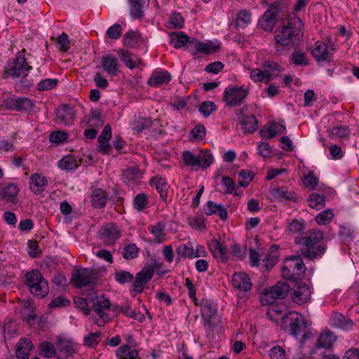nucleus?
<instances>
[{"mask_svg": "<svg viewBox=\"0 0 359 359\" xmlns=\"http://www.w3.org/2000/svg\"><path fill=\"white\" fill-rule=\"evenodd\" d=\"M283 308L284 306L271 305L266 313L267 317L276 323L280 321L281 329L287 331L294 338H297L303 333L300 342L304 343L311 335V332H305V329L308 326V321L304 316L298 312L285 313Z\"/></svg>", "mask_w": 359, "mask_h": 359, "instance_id": "obj_1", "label": "nucleus"}, {"mask_svg": "<svg viewBox=\"0 0 359 359\" xmlns=\"http://www.w3.org/2000/svg\"><path fill=\"white\" fill-rule=\"evenodd\" d=\"M302 24L299 18L278 27L275 32L276 53L284 55L285 51L299 44L301 40Z\"/></svg>", "mask_w": 359, "mask_h": 359, "instance_id": "obj_2", "label": "nucleus"}, {"mask_svg": "<svg viewBox=\"0 0 359 359\" xmlns=\"http://www.w3.org/2000/svg\"><path fill=\"white\" fill-rule=\"evenodd\" d=\"M324 233L319 229H310L303 236H297L294 242L300 248L303 256L310 260H313L321 256L325 252V248L321 241Z\"/></svg>", "mask_w": 359, "mask_h": 359, "instance_id": "obj_3", "label": "nucleus"}, {"mask_svg": "<svg viewBox=\"0 0 359 359\" xmlns=\"http://www.w3.org/2000/svg\"><path fill=\"white\" fill-rule=\"evenodd\" d=\"M32 67L29 65L25 55L22 53H18L15 58L5 65L2 77L13 79L18 77H25L28 75Z\"/></svg>", "mask_w": 359, "mask_h": 359, "instance_id": "obj_4", "label": "nucleus"}, {"mask_svg": "<svg viewBox=\"0 0 359 359\" xmlns=\"http://www.w3.org/2000/svg\"><path fill=\"white\" fill-rule=\"evenodd\" d=\"M159 265L156 260L151 263L146 264L142 269L137 273L130 290L131 296L135 297L137 294H140L144 288H147V284L154 276V271Z\"/></svg>", "mask_w": 359, "mask_h": 359, "instance_id": "obj_5", "label": "nucleus"}, {"mask_svg": "<svg viewBox=\"0 0 359 359\" xmlns=\"http://www.w3.org/2000/svg\"><path fill=\"white\" fill-rule=\"evenodd\" d=\"M306 267L300 256L287 258L282 267V276L286 280L297 282L304 274Z\"/></svg>", "mask_w": 359, "mask_h": 359, "instance_id": "obj_6", "label": "nucleus"}, {"mask_svg": "<svg viewBox=\"0 0 359 359\" xmlns=\"http://www.w3.org/2000/svg\"><path fill=\"white\" fill-rule=\"evenodd\" d=\"M25 285L30 292L36 297H43L49 291L48 281L38 270H32L27 273Z\"/></svg>", "mask_w": 359, "mask_h": 359, "instance_id": "obj_7", "label": "nucleus"}, {"mask_svg": "<svg viewBox=\"0 0 359 359\" xmlns=\"http://www.w3.org/2000/svg\"><path fill=\"white\" fill-rule=\"evenodd\" d=\"M200 306L206 331H210L219 326L221 320L217 314V304L212 300L203 299L201 300Z\"/></svg>", "mask_w": 359, "mask_h": 359, "instance_id": "obj_8", "label": "nucleus"}, {"mask_svg": "<svg viewBox=\"0 0 359 359\" xmlns=\"http://www.w3.org/2000/svg\"><path fill=\"white\" fill-rule=\"evenodd\" d=\"M182 159L187 167L201 166L203 169L208 168L213 161V156L208 151H201L198 154H194L189 150L184 151Z\"/></svg>", "mask_w": 359, "mask_h": 359, "instance_id": "obj_9", "label": "nucleus"}, {"mask_svg": "<svg viewBox=\"0 0 359 359\" xmlns=\"http://www.w3.org/2000/svg\"><path fill=\"white\" fill-rule=\"evenodd\" d=\"M290 291V285L284 282H278L274 286L265 290L262 294L263 304H273L276 299H284Z\"/></svg>", "mask_w": 359, "mask_h": 359, "instance_id": "obj_10", "label": "nucleus"}, {"mask_svg": "<svg viewBox=\"0 0 359 359\" xmlns=\"http://www.w3.org/2000/svg\"><path fill=\"white\" fill-rule=\"evenodd\" d=\"M1 105L8 110L23 113L31 111L34 102L28 97L13 96L4 100Z\"/></svg>", "mask_w": 359, "mask_h": 359, "instance_id": "obj_11", "label": "nucleus"}, {"mask_svg": "<svg viewBox=\"0 0 359 359\" xmlns=\"http://www.w3.org/2000/svg\"><path fill=\"white\" fill-rule=\"evenodd\" d=\"M96 280L92 269L81 268L73 270L71 282L76 288H82L94 284Z\"/></svg>", "mask_w": 359, "mask_h": 359, "instance_id": "obj_12", "label": "nucleus"}, {"mask_svg": "<svg viewBox=\"0 0 359 359\" xmlns=\"http://www.w3.org/2000/svg\"><path fill=\"white\" fill-rule=\"evenodd\" d=\"M248 95V90L243 87H231L225 89L223 101L229 107L241 105Z\"/></svg>", "mask_w": 359, "mask_h": 359, "instance_id": "obj_13", "label": "nucleus"}, {"mask_svg": "<svg viewBox=\"0 0 359 359\" xmlns=\"http://www.w3.org/2000/svg\"><path fill=\"white\" fill-rule=\"evenodd\" d=\"M334 50V46L332 43H326L318 41L311 49V54L318 63L330 62L332 61Z\"/></svg>", "mask_w": 359, "mask_h": 359, "instance_id": "obj_14", "label": "nucleus"}, {"mask_svg": "<svg viewBox=\"0 0 359 359\" xmlns=\"http://www.w3.org/2000/svg\"><path fill=\"white\" fill-rule=\"evenodd\" d=\"M220 48L219 44H215L212 41L208 43L199 41L196 39L191 38L189 41V49L193 55L204 53L206 55L217 52Z\"/></svg>", "mask_w": 359, "mask_h": 359, "instance_id": "obj_15", "label": "nucleus"}, {"mask_svg": "<svg viewBox=\"0 0 359 359\" xmlns=\"http://www.w3.org/2000/svg\"><path fill=\"white\" fill-rule=\"evenodd\" d=\"M262 2L270 6L262 16V19L259 21L260 27L266 32H271L276 25V13L272 9V6L278 3V1H271V0H262Z\"/></svg>", "mask_w": 359, "mask_h": 359, "instance_id": "obj_16", "label": "nucleus"}, {"mask_svg": "<svg viewBox=\"0 0 359 359\" xmlns=\"http://www.w3.org/2000/svg\"><path fill=\"white\" fill-rule=\"evenodd\" d=\"M101 65L104 72L110 76H116L119 73L120 63L113 54H106L101 58Z\"/></svg>", "mask_w": 359, "mask_h": 359, "instance_id": "obj_17", "label": "nucleus"}, {"mask_svg": "<svg viewBox=\"0 0 359 359\" xmlns=\"http://www.w3.org/2000/svg\"><path fill=\"white\" fill-rule=\"evenodd\" d=\"M244 111V108L238 110L236 115L244 133H252L258 128V121L254 115L245 116Z\"/></svg>", "mask_w": 359, "mask_h": 359, "instance_id": "obj_18", "label": "nucleus"}, {"mask_svg": "<svg viewBox=\"0 0 359 359\" xmlns=\"http://www.w3.org/2000/svg\"><path fill=\"white\" fill-rule=\"evenodd\" d=\"M56 118L58 123L66 126H72L75 120L74 108L68 104L62 106L56 111Z\"/></svg>", "mask_w": 359, "mask_h": 359, "instance_id": "obj_19", "label": "nucleus"}, {"mask_svg": "<svg viewBox=\"0 0 359 359\" xmlns=\"http://www.w3.org/2000/svg\"><path fill=\"white\" fill-rule=\"evenodd\" d=\"M311 290L306 284L299 285L293 289L291 293L292 302L298 305L306 304L310 302Z\"/></svg>", "mask_w": 359, "mask_h": 359, "instance_id": "obj_20", "label": "nucleus"}, {"mask_svg": "<svg viewBox=\"0 0 359 359\" xmlns=\"http://www.w3.org/2000/svg\"><path fill=\"white\" fill-rule=\"evenodd\" d=\"M100 237L107 244H112L120 237V232L114 223H109L99 231Z\"/></svg>", "mask_w": 359, "mask_h": 359, "instance_id": "obj_21", "label": "nucleus"}, {"mask_svg": "<svg viewBox=\"0 0 359 359\" xmlns=\"http://www.w3.org/2000/svg\"><path fill=\"white\" fill-rule=\"evenodd\" d=\"M57 358L67 359L72 355L75 351V343L68 339L58 338L57 342Z\"/></svg>", "mask_w": 359, "mask_h": 359, "instance_id": "obj_22", "label": "nucleus"}, {"mask_svg": "<svg viewBox=\"0 0 359 359\" xmlns=\"http://www.w3.org/2000/svg\"><path fill=\"white\" fill-rule=\"evenodd\" d=\"M171 80V75L168 71L156 69L147 81V84L151 87H159L163 84L168 83Z\"/></svg>", "mask_w": 359, "mask_h": 359, "instance_id": "obj_23", "label": "nucleus"}, {"mask_svg": "<svg viewBox=\"0 0 359 359\" xmlns=\"http://www.w3.org/2000/svg\"><path fill=\"white\" fill-rule=\"evenodd\" d=\"M29 189L34 194H41L48 186L46 177L39 173L32 174L29 177Z\"/></svg>", "mask_w": 359, "mask_h": 359, "instance_id": "obj_24", "label": "nucleus"}, {"mask_svg": "<svg viewBox=\"0 0 359 359\" xmlns=\"http://www.w3.org/2000/svg\"><path fill=\"white\" fill-rule=\"evenodd\" d=\"M232 283L235 288L242 292L249 291L252 286L249 276L243 272L235 273L232 277Z\"/></svg>", "mask_w": 359, "mask_h": 359, "instance_id": "obj_25", "label": "nucleus"}, {"mask_svg": "<svg viewBox=\"0 0 359 359\" xmlns=\"http://www.w3.org/2000/svg\"><path fill=\"white\" fill-rule=\"evenodd\" d=\"M270 192L273 194L275 199L280 201H295L297 199L296 193L287 187H273L270 189Z\"/></svg>", "mask_w": 359, "mask_h": 359, "instance_id": "obj_26", "label": "nucleus"}, {"mask_svg": "<svg viewBox=\"0 0 359 359\" xmlns=\"http://www.w3.org/2000/svg\"><path fill=\"white\" fill-rule=\"evenodd\" d=\"M130 4V15L134 20L140 19L144 15V9L149 6V0H128Z\"/></svg>", "mask_w": 359, "mask_h": 359, "instance_id": "obj_27", "label": "nucleus"}, {"mask_svg": "<svg viewBox=\"0 0 359 359\" xmlns=\"http://www.w3.org/2000/svg\"><path fill=\"white\" fill-rule=\"evenodd\" d=\"M337 337L330 330H324L318 336L316 341V347L318 349H329L332 347Z\"/></svg>", "mask_w": 359, "mask_h": 359, "instance_id": "obj_28", "label": "nucleus"}, {"mask_svg": "<svg viewBox=\"0 0 359 359\" xmlns=\"http://www.w3.org/2000/svg\"><path fill=\"white\" fill-rule=\"evenodd\" d=\"M204 212L207 215H217L220 219L225 220L228 217L227 210L222 204L208 201L204 206Z\"/></svg>", "mask_w": 359, "mask_h": 359, "instance_id": "obj_29", "label": "nucleus"}, {"mask_svg": "<svg viewBox=\"0 0 359 359\" xmlns=\"http://www.w3.org/2000/svg\"><path fill=\"white\" fill-rule=\"evenodd\" d=\"M330 324L335 327L349 330L353 326V322L340 313L334 312L330 317Z\"/></svg>", "mask_w": 359, "mask_h": 359, "instance_id": "obj_30", "label": "nucleus"}, {"mask_svg": "<svg viewBox=\"0 0 359 359\" xmlns=\"http://www.w3.org/2000/svg\"><path fill=\"white\" fill-rule=\"evenodd\" d=\"M118 55L123 63L130 69H133L137 67L142 63L140 58L133 56L130 52L123 48H119L118 50Z\"/></svg>", "mask_w": 359, "mask_h": 359, "instance_id": "obj_31", "label": "nucleus"}, {"mask_svg": "<svg viewBox=\"0 0 359 359\" xmlns=\"http://www.w3.org/2000/svg\"><path fill=\"white\" fill-rule=\"evenodd\" d=\"M286 130L284 124L273 122L268 127L260 130V135L263 138L271 139L278 134H283Z\"/></svg>", "mask_w": 359, "mask_h": 359, "instance_id": "obj_32", "label": "nucleus"}, {"mask_svg": "<svg viewBox=\"0 0 359 359\" xmlns=\"http://www.w3.org/2000/svg\"><path fill=\"white\" fill-rule=\"evenodd\" d=\"M117 359H140L139 351L132 348L129 344H123L116 351Z\"/></svg>", "mask_w": 359, "mask_h": 359, "instance_id": "obj_33", "label": "nucleus"}, {"mask_svg": "<svg viewBox=\"0 0 359 359\" xmlns=\"http://www.w3.org/2000/svg\"><path fill=\"white\" fill-rule=\"evenodd\" d=\"M140 177V170L137 167L128 168L121 175L123 182L128 186L134 185Z\"/></svg>", "mask_w": 359, "mask_h": 359, "instance_id": "obj_34", "label": "nucleus"}, {"mask_svg": "<svg viewBox=\"0 0 359 359\" xmlns=\"http://www.w3.org/2000/svg\"><path fill=\"white\" fill-rule=\"evenodd\" d=\"M33 348L32 342L26 338L21 339L16 346V356L19 359H27Z\"/></svg>", "mask_w": 359, "mask_h": 359, "instance_id": "obj_35", "label": "nucleus"}, {"mask_svg": "<svg viewBox=\"0 0 359 359\" xmlns=\"http://www.w3.org/2000/svg\"><path fill=\"white\" fill-rule=\"evenodd\" d=\"M107 194L102 189H95L92 191L90 201L92 205L95 208H102L106 205Z\"/></svg>", "mask_w": 359, "mask_h": 359, "instance_id": "obj_36", "label": "nucleus"}, {"mask_svg": "<svg viewBox=\"0 0 359 359\" xmlns=\"http://www.w3.org/2000/svg\"><path fill=\"white\" fill-rule=\"evenodd\" d=\"M110 309L111 302L104 295L97 296L93 299V309L97 314L107 313L105 311Z\"/></svg>", "mask_w": 359, "mask_h": 359, "instance_id": "obj_37", "label": "nucleus"}, {"mask_svg": "<svg viewBox=\"0 0 359 359\" xmlns=\"http://www.w3.org/2000/svg\"><path fill=\"white\" fill-rule=\"evenodd\" d=\"M170 36V44L174 48H180L188 44V48H189V41L191 39L188 35L184 34V32H172Z\"/></svg>", "mask_w": 359, "mask_h": 359, "instance_id": "obj_38", "label": "nucleus"}, {"mask_svg": "<svg viewBox=\"0 0 359 359\" xmlns=\"http://www.w3.org/2000/svg\"><path fill=\"white\" fill-rule=\"evenodd\" d=\"M88 127L100 128L104 123L101 113L98 110L91 109L89 114L86 116L83 120Z\"/></svg>", "mask_w": 359, "mask_h": 359, "instance_id": "obj_39", "label": "nucleus"}, {"mask_svg": "<svg viewBox=\"0 0 359 359\" xmlns=\"http://www.w3.org/2000/svg\"><path fill=\"white\" fill-rule=\"evenodd\" d=\"M18 192L19 189L16 184H9L2 189V198L8 203L15 204Z\"/></svg>", "mask_w": 359, "mask_h": 359, "instance_id": "obj_40", "label": "nucleus"}, {"mask_svg": "<svg viewBox=\"0 0 359 359\" xmlns=\"http://www.w3.org/2000/svg\"><path fill=\"white\" fill-rule=\"evenodd\" d=\"M151 184L155 187L156 189L160 194L161 198L163 201H166L168 197L167 191L168 186L166 183L165 179L158 176H155L151 178Z\"/></svg>", "mask_w": 359, "mask_h": 359, "instance_id": "obj_41", "label": "nucleus"}, {"mask_svg": "<svg viewBox=\"0 0 359 359\" xmlns=\"http://www.w3.org/2000/svg\"><path fill=\"white\" fill-rule=\"evenodd\" d=\"M210 250L216 259H219L222 262H226L227 261L226 249L218 241L215 240L213 241L212 245L210 247Z\"/></svg>", "mask_w": 359, "mask_h": 359, "instance_id": "obj_42", "label": "nucleus"}, {"mask_svg": "<svg viewBox=\"0 0 359 359\" xmlns=\"http://www.w3.org/2000/svg\"><path fill=\"white\" fill-rule=\"evenodd\" d=\"M39 354L46 358L57 357V351L55 346L48 341H43L39 345Z\"/></svg>", "mask_w": 359, "mask_h": 359, "instance_id": "obj_43", "label": "nucleus"}, {"mask_svg": "<svg viewBox=\"0 0 359 359\" xmlns=\"http://www.w3.org/2000/svg\"><path fill=\"white\" fill-rule=\"evenodd\" d=\"M278 250V245H273L271 248L269 252L266 255L265 259L263 260V262H265V266L267 270L271 269L278 262L279 257V252Z\"/></svg>", "mask_w": 359, "mask_h": 359, "instance_id": "obj_44", "label": "nucleus"}, {"mask_svg": "<svg viewBox=\"0 0 359 359\" xmlns=\"http://www.w3.org/2000/svg\"><path fill=\"white\" fill-rule=\"evenodd\" d=\"M250 78L255 82L262 81L268 83L272 79V75L268 70H261L256 68L250 71Z\"/></svg>", "mask_w": 359, "mask_h": 359, "instance_id": "obj_45", "label": "nucleus"}, {"mask_svg": "<svg viewBox=\"0 0 359 359\" xmlns=\"http://www.w3.org/2000/svg\"><path fill=\"white\" fill-rule=\"evenodd\" d=\"M149 205L147 196L144 193L137 194L133 198V208L138 212H143Z\"/></svg>", "mask_w": 359, "mask_h": 359, "instance_id": "obj_46", "label": "nucleus"}, {"mask_svg": "<svg viewBox=\"0 0 359 359\" xmlns=\"http://www.w3.org/2000/svg\"><path fill=\"white\" fill-rule=\"evenodd\" d=\"M308 203L311 208L318 210L325 205V197L323 195L313 193L308 198Z\"/></svg>", "mask_w": 359, "mask_h": 359, "instance_id": "obj_47", "label": "nucleus"}, {"mask_svg": "<svg viewBox=\"0 0 359 359\" xmlns=\"http://www.w3.org/2000/svg\"><path fill=\"white\" fill-rule=\"evenodd\" d=\"M251 13L248 10H241L237 14L236 24L238 27L245 28L251 22Z\"/></svg>", "mask_w": 359, "mask_h": 359, "instance_id": "obj_48", "label": "nucleus"}, {"mask_svg": "<svg viewBox=\"0 0 359 359\" xmlns=\"http://www.w3.org/2000/svg\"><path fill=\"white\" fill-rule=\"evenodd\" d=\"M329 136L333 139L343 138L347 137L350 132L347 126H337L328 130Z\"/></svg>", "mask_w": 359, "mask_h": 359, "instance_id": "obj_49", "label": "nucleus"}, {"mask_svg": "<svg viewBox=\"0 0 359 359\" xmlns=\"http://www.w3.org/2000/svg\"><path fill=\"white\" fill-rule=\"evenodd\" d=\"M140 36V34L136 31L126 32L123 39V46L129 48L135 47L138 43Z\"/></svg>", "mask_w": 359, "mask_h": 359, "instance_id": "obj_50", "label": "nucleus"}, {"mask_svg": "<svg viewBox=\"0 0 359 359\" xmlns=\"http://www.w3.org/2000/svg\"><path fill=\"white\" fill-rule=\"evenodd\" d=\"M187 222L190 226L198 231H201L206 228L205 224V217L202 214L196 215L194 217H187Z\"/></svg>", "mask_w": 359, "mask_h": 359, "instance_id": "obj_51", "label": "nucleus"}, {"mask_svg": "<svg viewBox=\"0 0 359 359\" xmlns=\"http://www.w3.org/2000/svg\"><path fill=\"white\" fill-rule=\"evenodd\" d=\"M58 166L62 170H74L78 167L76 158L72 156H67L62 158L58 163Z\"/></svg>", "mask_w": 359, "mask_h": 359, "instance_id": "obj_52", "label": "nucleus"}, {"mask_svg": "<svg viewBox=\"0 0 359 359\" xmlns=\"http://www.w3.org/2000/svg\"><path fill=\"white\" fill-rule=\"evenodd\" d=\"M4 337L5 339H12L16 337L18 334V325L13 320H9L4 324L3 327Z\"/></svg>", "mask_w": 359, "mask_h": 359, "instance_id": "obj_53", "label": "nucleus"}, {"mask_svg": "<svg viewBox=\"0 0 359 359\" xmlns=\"http://www.w3.org/2000/svg\"><path fill=\"white\" fill-rule=\"evenodd\" d=\"M191 242L180 244L176 248V253L177 255V262H180L181 259H191Z\"/></svg>", "mask_w": 359, "mask_h": 359, "instance_id": "obj_54", "label": "nucleus"}, {"mask_svg": "<svg viewBox=\"0 0 359 359\" xmlns=\"http://www.w3.org/2000/svg\"><path fill=\"white\" fill-rule=\"evenodd\" d=\"M334 217V212L331 209H326L317 215L315 219L320 225L329 224Z\"/></svg>", "mask_w": 359, "mask_h": 359, "instance_id": "obj_55", "label": "nucleus"}, {"mask_svg": "<svg viewBox=\"0 0 359 359\" xmlns=\"http://www.w3.org/2000/svg\"><path fill=\"white\" fill-rule=\"evenodd\" d=\"M133 278V275L128 271L119 270L114 273V279L120 284L130 283Z\"/></svg>", "mask_w": 359, "mask_h": 359, "instance_id": "obj_56", "label": "nucleus"}, {"mask_svg": "<svg viewBox=\"0 0 359 359\" xmlns=\"http://www.w3.org/2000/svg\"><path fill=\"white\" fill-rule=\"evenodd\" d=\"M169 23L172 25L170 28L180 29L184 26V20L180 13L173 11L169 18Z\"/></svg>", "mask_w": 359, "mask_h": 359, "instance_id": "obj_57", "label": "nucleus"}, {"mask_svg": "<svg viewBox=\"0 0 359 359\" xmlns=\"http://www.w3.org/2000/svg\"><path fill=\"white\" fill-rule=\"evenodd\" d=\"M56 46L61 52H67L70 48V41L67 34L62 33L56 39Z\"/></svg>", "mask_w": 359, "mask_h": 359, "instance_id": "obj_58", "label": "nucleus"}, {"mask_svg": "<svg viewBox=\"0 0 359 359\" xmlns=\"http://www.w3.org/2000/svg\"><path fill=\"white\" fill-rule=\"evenodd\" d=\"M139 249L134 243L129 244L124 247L122 256L126 259H132L137 257Z\"/></svg>", "mask_w": 359, "mask_h": 359, "instance_id": "obj_59", "label": "nucleus"}, {"mask_svg": "<svg viewBox=\"0 0 359 359\" xmlns=\"http://www.w3.org/2000/svg\"><path fill=\"white\" fill-rule=\"evenodd\" d=\"M58 83L57 79H46L40 81L37 85L39 91L49 90L56 87Z\"/></svg>", "mask_w": 359, "mask_h": 359, "instance_id": "obj_60", "label": "nucleus"}, {"mask_svg": "<svg viewBox=\"0 0 359 359\" xmlns=\"http://www.w3.org/2000/svg\"><path fill=\"white\" fill-rule=\"evenodd\" d=\"M217 109L216 104L211 101L203 102L198 108L199 111L205 116L208 117Z\"/></svg>", "mask_w": 359, "mask_h": 359, "instance_id": "obj_61", "label": "nucleus"}, {"mask_svg": "<svg viewBox=\"0 0 359 359\" xmlns=\"http://www.w3.org/2000/svg\"><path fill=\"white\" fill-rule=\"evenodd\" d=\"M253 175L250 171L242 170L238 173V183L241 187H246L252 181Z\"/></svg>", "mask_w": 359, "mask_h": 359, "instance_id": "obj_62", "label": "nucleus"}, {"mask_svg": "<svg viewBox=\"0 0 359 359\" xmlns=\"http://www.w3.org/2000/svg\"><path fill=\"white\" fill-rule=\"evenodd\" d=\"M149 229L158 241L159 243L161 242V238L164 236L165 224L162 222H158L154 226H150Z\"/></svg>", "mask_w": 359, "mask_h": 359, "instance_id": "obj_63", "label": "nucleus"}, {"mask_svg": "<svg viewBox=\"0 0 359 359\" xmlns=\"http://www.w3.org/2000/svg\"><path fill=\"white\" fill-rule=\"evenodd\" d=\"M269 356L271 359H287L285 349L280 346H276L271 348Z\"/></svg>", "mask_w": 359, "mask_h": 359, "instance_id": "obj_64", "label": "nucleus"}]
</instances>
